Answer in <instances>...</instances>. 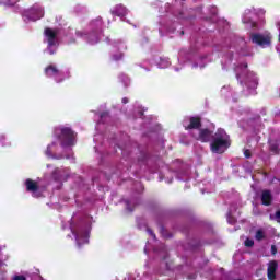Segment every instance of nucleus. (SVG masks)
<instances>
[{"label": "nucleus", "mask_w": 280, "mask_h": 280, "mask_svg": "<svg viewBox=\"0 0 280 280\" xmlns=\"http://www.w3.org/2000/svg\"><path fill=\"white\" fill-rule=\"evenodd\" d=\"M246 159H250V151L249 150H245L244 152Z\"/></svg>", "instance_id": "6ab92c4d"}, {"label": "nucleus", "mask_w": 280, "mask_h": 280, "mask_svg": "<svg viewBox=\"0 0 280 280\" xmlns=\"http://www.w3.org/2000/svg\"><path fill=\"white\" fill-rule=\"evenodd\" d=\"M83 244H89V236L88 235L84 236Z\"/></svg>", "instance_id": "412c9836"}, {"label": "nucleus", "mask_w": 280, "mask_h": 280, "mask_svg": "<svg viewBox=\"0 0 280 280\" xmlns=\"http://www.w3.org/2000/svg\"><path fill=\"white\" fill-rule=\"evenodd\" d=\"M25 16L30 19V21H38L45 16V10L39 5H34L30 11L25 13Z\"/></svg>", "instance_id": "20e7f679"}, {"label": "nucleus", "mask_w": 280, "mask_h": 280, "mask_svg": "<svg viewBox=\"0 0 280 280\" xmlns=\"http://www.w3.org/2000/svg\"><path fill=\"white\" fill-rule=\"evenodd\" d=\"M56 135H58L62 141V145H73V131L70 128L61 127L56 129Z\"/></svg>", "instance_id": "7ed1b4c3"}, {"label": "nucleus", "mask_w": 280, "mask_h": 280, "mask_svg": "<svg viewBox=\"0 0 280 280\" xmlns=\"http://www.w3.org/2000/svg\"><path fill=\"white\" fill-rule=\"evenodd\" d=\"M46 154H47V156H51V145H48V148L46 150Z\"/></svg>", "instance_id": "2eb2a0df"}, {"label": "nucleus", "mask_w": 280, "mask_h": 280, "mask_svg": "<svg viewBox=\"0 0 280 280\" xmlns=\"http://www.w3.org/2000/svg\"><path fill=\"white\" fill-rule=\"evenodd\" d=\"M276 220L280 222V209L276 212Z\"/></svg>", "instance_id": "dca6fc26"}, {"label": "nucleus", "mask_w": 280, "mask_h": 280, "mask_svg": "<svg viewBox=\"0 0 280 280\" xmlns=\"http://www.w3.org/2000/svg\"><path fill=\"white\" fill-rule=\"evenodd\" d=\"M254 86H257V81H254Z\"/></svg>", "instance_id": "b1692460"}, {"label": "nucleus", "mask_w": 280, "mask_h": 280, "mask_svg": "<svg viewBox=\"0 0 280 280\" xmlns=\"http://www.w3.org/2000/svg\"><path fill=\"white\" fill-rule=\"evenodd\" d=\"M244 245L247 246V248H250L255 246V241H253L252 238H246Z\"/></svg>", "instance_id": "4468645a"}, {"label": "nucleus", "mask_w": 280, "mask_h": 280, "mask_svg": "<svg viewBox=\"0 0 280 280\" xmlns=\"http://www.w3.org/2000/svg\"><path fill=\"white\" fill-rule=\"evenodd\" d=\"M122 104H128V98H122Z\"/></svg>", "instance_id": "4be33fe9"}, {"label": "nucleus", "mask_w": 280, "mask_h": 280, "mask_svg": "<svg viewBox=\"0 0 280 280\" xmlns=\"http://www.w3.org/2000/svg\"><path fill=\"white\" fill-rule=\"evenodd\" d=\"M77 243H78V246H80V236H77Z\"/></svg>", "instance_id": "5701e85b"}, {"label": "nucleus", "mask_w": 280, "mask_h": 280, "mask_svg": "<svg viewBox=\"0 0 280 280\" xmlns=\"http://www.w3.org/2000/svg\"><path fill=\"white\" fill-rule=\"evenodd\" d=\"M261 202L265 207L272 205V194L269 190H264L261 194Z\"/></svg>", "instance_id": "6e6552de"}, {"label": "nucleus", "mask_w": 280, "mask_h": 280, "mask_svg": "<svg viewBox=\"0 0 280 280\" xmlns=\"http://www.w3.org/2000/svg\"><path fill=\"white\" fill-rule=\"evenodd\" d=\"M271 253L272 255H277V246L275 245L271 246Z\"/></svg>", "instance_id": "f3484780"}, {"label": "nucleus", "mask_w": 280, "mask_h": 280, "mask_svg": "<svg viewBox=\"0 0 280 280\" xmlns=\"http://www.w3.org/2000/svg\"><path fill=\"white\" fill-rule=\"evenodd\" d=\"M195 137L199 141L207 142L209 141V139H211V131H209L208 129H201L199 130L198 136H195Z\"/></svg>", "instance_id": "1a4fd4ad"}, {"label": "nucleus", "mask_w": 280, "mask_h": 280, "mask_svg": "<svg viewBox=\"0 0 280 280\" xmlns=\"http://www.w3.org/2000/svg\"><path fill=\"white\" fill-rule=\"evenodd\" d=\"M46 75H48L49 78L58 75V69H56V67L54 66H49L48 68H46Z\"/></svg>", "instance_id": "f8f14e48"}, {"label": "nucleus", "mask_w": 280, "mask_h": 280, "mask_svg": "<svg viewBox=\"0 0 280 280\" xmlns=\"http://www.w3.org/2000/svg\"><path fill=\"white\" fill-rule=\"evenodd\" d=\"M113 14H116V16H126V8L121 4L117 5L113 11Z\"/></svg>", "instance_id": "9b49d317"}, {"label": "nucleus", "mask_w": 280, "mask_h": 280, "mask_svg": "<svg viewBox=\"0 0 280 280\" xmlns=\"http://www.w3.org/2000/svg\"><path fill=\"white\" fill-rule=\"evenodd\" d=\"M91 43H97V39L96 40H91Z\"/></svg>", "instance_id": "393cba45"}, {"label": "nucleus", "mask_w": 280, "mask_h": 280, "mask_svg": "<svg viewBox=\"0 0 280 280\" xmlns=\"http://www.w3.org/2000/svg\"><path fill=\"white\" fill-rule=\"evenodd\" d=\"M252 43L259 45V47H270L272 43V34L270 32L255 33L250 36Z\"/></svg>", "instance_id": "f03ea898"}, {"label": "nucleus", "mask_w": 280, "mask_h": 280, "mask_svg": "<svg viewBox=\"0 0 280 280\" xmlns=\"http://www.w3.org/2000/svg\"><path fill=\"white\" fill-rule=\"evenodd\" d=\"M13 280H26L23 276H15Z\"/></svg>", "instance_id": "a211bd4d"}, {"label": "nucleus", "mask_w": 280, "mask_h": 280, "mask_svg": "<svg viewBox=\"0 0 280 280\" xmlns=\"http://www.w3.org/2000/svg\"><path fill=\"white\" fill-rule=\"evenodd\" d=\"M16 2H13V3H11V4H9V5H14Z\"/></svg>", "instance_id": "a878e982"}, {"label": "nucleus", "mask_w": 280, "mask_h": 280, "mask_svg": "<svg viewBox=\"0 0 280 280\" xmlns=\"http://www.w3.org/2000/svg\"><path fill=\"white\" fill-rule=\"evenodd\" d=\"M148 233H149V235H151V237H153V238L156 237V235H154V233L152 232V230H148Z\"/></svg>", "instance_id": "aec40b11"}, {"label": "nucleus", "mask_w": 280, "mask_h": 280, "mask_svg": "<svg viewBox=\"0 0 280 280\" xmlns=\"http://www.w3.org/2000/svg\"><path fill=\"white\" fill-rule=\"evenodd\" d=\"M45 38L48 43V50L49 54L52 55L55 54V50L51 49V47H55L56 45V36H58V33L51 28H45Z\"/></svg>", "instance_id": "39448f33"}, {"label": "nucleus", "mask_w": 280, "mask_h": 280, "mask_svg": "<svg viewBox=\"0 0 280 280\" xmlns=\"http://www.w3.org/2000/svg\"><path fill=\"white\" fill-rule=\"evenodd\" d=\"M184 128L186 130H196L200 126V118L198 117H190V118H185L183 121Z\"/></svg>", "instance_id": "423d86ee"}, {"label": "nucleus", "mask_w": 280, "mask_h": 280, "mask_svg": "<svg viewBox=\"0 0 280 280\" xmlns=\"http://www.w3.org/2000/svg\"><path fill=\"white\" fill-rule=\"evenodd\" d=\"M229 145H231V142H229V135H226L225 130L220 129L211 143L212 152H214V154H223V152H226Z\"/></svg>", "instance_id": "f257e3e1"}, {"label": "nucleus", "mask_w": 280, "mask_h": 280, "mask_svg": "<svg viewBox=\"0 0 280 280\" xmlns=\"http://www.w3.org/2000/svg\"><path fill=\"white\" fill-rule=\"evenodd\" d=\"M277 268H279V264H277V260H272L268 264L267 276L269 280L277 279Z\"/></svg>", "instance_id": "0eeeda50"}, {"label": "nucleus", "mask_w": 280, "mask_h": 280, "mask_svg": "<svg viewBox=\"0 0 280 280\" xmlns=\"http://www.w3.org/2000/svg\"><path fill=\"white\" fill-rule=\"evenodd\" d=\"M265 236H266V235L264 234V231L258 230V231L256 232L255 238L258 240V242H260V240H264Z\"/></svg>", "instance_id": "ddd939ff"}, {"label": "nucleus", "mask_w": 280, "mask_h": 280, "mask_svg": "<svg viewBox=\"0 0 280 280\" xmlns=\"http://www.w3.org/2000/svg\"><path fill=\"white\" fill-rule=\"evenodd\" d=\"M25 185H26L27 191L34 192V191L38 190V185L36 184V182H34L32 179H26Z\"/></svg>", "instance_id": "9d476101"}]
</instances>
